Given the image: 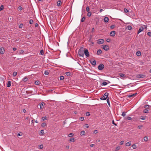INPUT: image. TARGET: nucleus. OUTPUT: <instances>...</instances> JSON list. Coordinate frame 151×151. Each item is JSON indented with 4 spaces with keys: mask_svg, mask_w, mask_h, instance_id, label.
<instances>
[{
    "mask_svg": "<svg viewBox=\"0 0 151 151\" xmlns=\"http://www.w3.org/2000/svg\"><path fill=\"white\" fill-rule=\"evenodd\" d=\"M64 76H61L60 77V79L61 80H63L64 79Z\"/></svg>",
    "mask_w": 151,
    "mask_h": 151,
    "instance_id": "obj_48",
    "label": "nucleus"
},
{
    "mask_svg": "<svg viewBox=\"0 0 151 151\" xmlns=\"http://www.w3.org/2000/svg\"><path fill=\"white\" fill-rule=\"evenodd\" d=\"M84 53L85 54L86 56L87 57H89L90 55H89V52L88 51V50L86 48H84Z\"/></svg>",
    "mask_w": 151,
    "mask_h": 151,
    "instance_id": "obj_4",
    "label": "nucleus"
},
{
    "mask_svg": "<svg viewBox=\"0 0 151 151\" xmlns=\"http://www.w3.org/2000/svg\"><path fill=\"white\" fill-rule=\"evenodd\" d=\"M45 104V103L42 102L41 104H40V109H42L44 107L43 104Z\"/></svg>",
    "mask_w": 151,
    "mask_h": 151,
    "instance_id": "obj_13",
    "label": "nucleus"
},
{
    "mask_svg": "<svg viewBox=\"0 0 151 151\" xmlns=\"http://www.w3.org/2000/svg\"><path fill=\"white\" fill-rule=\"evenodd\" d=\"M132 28V27L129 25L127 27V29L129 30H130Z\"/></svg>",
    "mask_w": 151,
    "mask_h": 151,
    "instance_id": "obj_23",
    "label": "nucleus"
},
{
    "mask_svg": "<svg viewBox=\"0 0 151 151\" xmlns=\"http://www.w3.org/2000/svg\"><path fill=\"white\" fill-rule=\"evenodd\" d=\"M23 24H20L19 26V28H21L23 26Z\"/></svg>",
    "mask_w": 151,
    "mask_h": 151,
    "instance_id": "obj_53",
    "label": "nucleus"
},
{
    "mask_svg": "<svg viewBox=\"0 0 151 151\" xmlns=\"http://www.w3.org/2000/svg\"><path fill=\"white\" fill-rule=\"evenodd\" d=\"M144 140L145 142H147L148 140V139L147 137H145L144 138Z\"/></svg>",
    "mask_w": 151,
    "mask_h": 151,
    "instance_id": "obj_26",
    "label": "nucleus"
},
{
    "mask_svg": "<svg viewBox=\"0 0 151 151\" xmlns=\"http://www.w3.org/2000/svg\"><path fill=\"white\" fill-rule=\"evenodd\" d=\"M102 53V51L101 50H99L97 52V54L98 55H100Z\"/></svg>",
    "mask_w": 151,
    "mask_h": 151,
    "instance_id": "obj_17",
    "label": "nucleus"
},
{
    "mask_svg": "<svg viewBox=\"0 0 151 151\" xmlns=\"http://www.w3.org/2000/svg\"><path fill=\"white\" fill-rule=\"evenodd\" d=\"M47 117H46V116L45 117H43L42 118V119L43 121H44L45 120L47 119Z\"/></svg>",
    "mask_w": 151,
    "mask_h": 151,
    "instance_id": "obj_52",
    "label": "nucleus"
},
{
    "mask_svg": "<svg viewBox=\"0 0 151 151\" xmlns=\"http://www.w3.org/2000/svg\"><path fill=\"white\" fill-rule=\"evenodd\" d=\"M147 35L148 36H151V32H148L147 33Z\"/></svg>",
    "mask_w": 151,
    "mask_h": 151,
    "instance_id": "obj_47",
    "label": "nucleus"
},
{
    "mask_svg": "<svg viewBox=\"0 0 151 151\" xmlns=\"http://www.w3.org/2000/svg\"><path fill=\"white\" fill-rule=\"evenodd\" d=\"M46 123H44V122L42 123L41 124V126L42 127H45V126H46Z\"/></svg>",
    "mask_w": 151,
    "mask_h": 151,
    "instance_id": "obj_33",
    "label": "nucleus"
},
{
    "mask_svg": "<svg viewBox=\"0 0 151 151\" xmlns=\"http://www.w3.org/2000/svg\"><path fill=\"white\" fill-rule=\"evenodd\" d=\"M144 27L143 26H142L139 28V30H138V34H139L141 32L143 31L145 29L147 28V27L146 26L144 25Z\"/></svg>",
    "mask_w": 151,
    "mask_h": 151,
    "instance_id": "obj_3",
    "label": "nucleus"
},
{
    "mask_svg": "<svg viewBox=\"0 0 151 151\" xmlns=\"http://www.w3.org/2000/svg\"><path fill=\"white\" fill-rule=\"evenodd\" d=\"M132 147L133 148V149H135L137 148L136 145H135V144H133L132 146Z\"/></svg>",
    "mask_w": 151,
    "mask_h": 151,
    "instance_id": "obj_24",
    "label": "nucleus"
},
{
    "mask_svg": "<svg viewBox=\"0 0 151 151\" xmlns=\"http://www.w3.org/2000/svg\"><path fill=\"white\" fill-rule=\"evenodd\" d=\"M86 132L84 131H81L80 133V134L81 136L84 135L85 134Z\"/></svg>",
    "mask_w": 151,
    "mask_h": 151,
    "instance_id": "obj_20",
    "label": "nucleus"
},
{
    "mask_svg": "<svg viewBox=\"0 0 151 151\" xmlns=\"http://www.w3.org/2000/svg\"><path fill=\"white\" fill-rule=\"evenodd\" d=\"M86 19V18L85 17H83L81 19V22H83L84 21L85 19Z\"/></svg>",
    "mask_w": 151,
    "mask_h": 151,
    "instance_id": "obj_29",
    "label": "nucleus"
},
{
    "mask_svg": "<svg viewBox=\"0 0 151 151\" xmlns=\"http://www.w3.org/2000/svg\"><path fill=\"white\" fill-rule=\"evenodd\" d=\"M114 25H111L110 27V28L112 29H113L114 28Z\"/></svg>",
    "mask_w": 151,
    "mask_h": 151,
    "instance_id": "obj_58",
    "label": "nucleus"
},
{
    "mask_svg": "<svg viewBox=\"0 0 151 151\" xmlns=\"http://www.w3.org/2000/svg\"><path fill=\"white\" fill-rule=\"evenodd\" d=\"M85 126L86 128H88L89 127L88 125L87 124H85Z\"/></svg>",
    "mask_w": 151,
    "mask_h": 151,
    "instance_id": "obj_61",
    "label": "nucleus"
},
{
    "mask_svg": "<svg viewBox=\"0 0 151 151\" xmlns=\"http://www.w3.org/2000/svg\"><path fill=\"white\" fill-rule=\"evenodd\" d=\"M80 119L81 121H83L84 120V118L83 117H81L80 118Z\"/></svg>",
    "mask_w": 151,
    "mask_h": 151,
    "instance_id": "obj_50",
    "label": "nucleus"
},
{
    "mask_svg": "<svg viewBox=\"0 0 151 151\" xmlns=\"http://www.w3.org/2000/svg\"><path fill=\"white\" fill-rule=\"evenodd\" d=\"M146 119V117L145 116H141L140 118V119L142 120H145Z\"/></svg>",
    "mask_w": 151,
    "mask_h": 151,
    "instance_id": "obj_44",
    "label": "nucleus"
},
{
    "mask_svg": "<svg viewBox=\"0 0 151 151\" xmlns=\"http://www.w3.org/2000/svg\"><path fill=\"white\" fill-rule=\"evenodd\" d=\"M65 74L67 75V76H69L70 74V72H67L65 73Z\"/></svg>",
    "mask_w": 151,
    "mask_h": 151,
    "instance_id": "obj_35",
    "label": "nucleus"
},
{
    "mask_svg": "<svg viewBox=\"0 0 151 151\" xmlns=\"http://www.w3.org/2000/svg\"><path fill=\"white\" fill-rule=\"evenodd\" d=\"M95 31V29L94 28H92V30H91V32H93Z\"/></svg>",
    "mask_w": 151,
    "mask_h": 151,
    "instance_id": "obj_60",
    "label": "nucleus"
},
{
    "mask_svg": "<svg viewBox=\"0 0 151 151\" xmlns=\"http://www.w3.org/2000/svg\"><path fill=\"white\" fill-rule=\"evenodd\" d=\"M109 96V93L107 92H106L104 95L100 98V99L101 100H106L108 97Z\"/></svg>",
    "mask_w": 151,
    "mask_h": 151,
    "instance_id": "obj_2",
    "label": "nucleus"
},
{
    "mask_svg": "<svg viewBox=\"0 0 151 151\" xmlns=\"http://www.w3.org/2000/svg\"><path fill=\"white\" fill-rule=\"evenodd\" d=\"M109 20V19L107 17H106L104 19V20L105 22H107Z\"/></svg>",
    "mask_w": 151,
    "mask_h": 151,
    "instance_id": "obj_14",
    "label": "nucleus"
},
{
    "mask_svg": "<svg viewBox=\"0 0 151 151\" xmlns=\"http://www.w3.org/2000/svg\"><path fill=\"white\" fill-rule=\"evenodd\" d=\"M148 110L146 109H145L144 110V112L145 113H147L148 112Z\"/></svg>",
    "mask_w": 151,
    "mask_h": 151,
    "instance_id": "obj_54",
    "label": "nucleus"
},
{
    "mask_svg": "<svg viewBox=\"0 0 151 151\" xmlns=\"http://www.w3.org/2000/svg\"><path fill=\"white\" fill-rule=\"evenodd\" d=\"M149 107V106L148 105H146L145 106V108L146 109H148Z\"/></svg>",
    "mask_w": 151,
    "mask_h": 151,
    "instance_id": "obj_38",
    "label": "nucleus"
},
{
    "mask_svg": "<svg viewBox=\"0 0 151 151\" xmlns=\"http://www.w3.org/2000/svg\"><path fill=\"white\" fill-rule=\"evenodd\" d=\"M119 75L122 77L125 78L126 77L125 75L122 73H120L119 74Z\"/></svg>",
    "mask_w": 151,
    "mask_h": 151,
    "instance_id": "obj_16",
    "label": "nucleus"
},
{
    "mask_svg": "<svg viewBox=\"0 0 151 151\" xmlns=\"http://www.w3.org/2000/svg\"><path fill=\"white\" fill-rule=\"evenodd\" d=\"M136 54L137 56H139L141 55V53L140 51H138L136 52Z\"/></svg>",
    "mask_w": 151,
    "mask_h": 151,
    "instance_id": "obj_21",
    "label": "nucleus"
},
{
    "mask_svg": "<svg viewBox=\"0 0 151 151\" xmlns=\"http://www.w3.org/2000/svg\"><path fill=\"white\" fill-rule=\"evenodd\" d=\"M62 4V2L60 1H59L57 3V5L58 6H60Z\"/></svg>",
    "mask_w": 151,
    "mask_h": 151,
    "instance_id": "obj_18",
    "label": "nucleus"
},
{
    "mask_svg": "<svg viewBox=\"0 0 151 151\" xmlns=\"http://www.w3.org/2000/svg\"><path fill=\"white\" fill-rule=\"evenodd\" d=\"M115 31H112L110 33V35L111 36L114 37L115 35Z\"/></svg>",
    "mask_w": 151,
    "mask_h": 151,
    "instance_id": "obj_9",
    "label": "nucleus"
},
{
    "mask_svg": "<svg viewBox=\"0 0 151 151\" xmlns=\"http://www.w3.org/2000/svg\"><path fill=\"white\" fill-rule=\"evenodd\" d=\"M39 83L40 82L39 81H37L35 82V83L37 85H38L39 84Z\"/></svg>",
    "mask_w": 151,
    "mask_h": 151,
    "instance_id": "obj_40",
    "label": "nucleus"
},
{
    "mask_svg": "<svg viewBox=\"0 0 151 151\" xmlns=\"http://www.w3.org/2000/svg\"><path fill=\"white\" fill-rule=\"evenodd\" d=\"M90 115V114L89 112H87L86 113V116H89Z\"/></svg>",
    "mask_w": 151,
    "mask_h": 151,
    "instance_id": "obj_51",
    "label": "nucleus"
},
{
    "mask_svg": "<svg viewBox=\"0 0 151 151\" xmlns=\"http://www.w3.org/2000/svg\"><path fill=\"white\" fill-rule=\"evenodd\" d=\"M74 134H73L72 133H70V134H69L68 135V137H72L73 136Z\"/></svg>",
    "mask_w": 151,
    "mask_h": 151,
    "instance_id": "obj_27",
    "label": "nucleus"
},
{
    "mask_svg": "<svg viewBox=\"0 0 151 151\" xmlns=\"http://www.w3.org/2000/svg\"><path fill=\"white\" fill-rule=\"evenodd\" d=\"M91 14V13L90 12H88L87 15L89 17H90Z\"/></svg>",
    "mask_w": 151,
    "mask_h": 151,
    "instance_id": "obj_32",
    "label": "nucleus"
},
{
    "mask_svg": "<svg viewBox=\"0 0 151 151\" xmlns=\"http://www.w3.org/2000/svg\"><path fill=\"white\" fill-rule=\"evenodd\" d=\"M90 9L89 7L88 6L86 8V10L87 12H89V11Z\"/></svg>",
    "mask_w": 151,
    "mask_h": 151,
    "instance_id": "obj_45",
    "label": "nucleus"
},
{
    "mask_svg": "<svg viewBox=\"0 0 151 151\" xmlns=\"http://www.w3.org/2000/svg\"><path fill=\"white\" fill-rule=\"evenodd\" d=\"M43 147V146L42 145H39V148L40 149H42Z\"/></svg>",
    "mask_w": 151,
    "mask_h": 151,
    "instance_id": "obj_36",
    "label": "nucleus"
},
{
    "mask_svg": "<svg viewBox=\"0 0 151 151\" xmlns=\"http://www.w3.org/2000/svg\"><path fill=\"white\" fill-rule=\"evenodd\" d=\"M142 127V126H139L138 127V128L139 129H140Z\"/></svg>",
    "mask_w": 151,
    "mask_h": 151,
    "instance_id": "obj_62",
    "label": "nucleus"
},
{
    "mask_svg": "<svg viewBox=\"0 0 151 151\" xmlns=\"http://www.w3.org/2000/svg\"><path fill=\"white\" fill-rule=\"evenodd\" d=\"M17 74V73L16 72H14L13 73V75L14 76H16Z\"/></svg>",
    "mask_w": 151,
    "mask_h": 151,
    "instance_id": "obj_34",
    "label": "nucleus"
},
{
    "mask_svg": "<svg viewBox=\"0 0 151 151\" xmlns=\"http://www.w3.org/2000/svg\"><path fill=\"white\" fill-rule=\"evenodd\" d=\"M40 53L41 55H43L44 54V51L43 50H41L40 51Z\"/></svg>",
    "mask_w": 151,
    "mask_h": 151,
    "instance_id": "obj_43",
    "label": "nucleus"
},
{
    "mask_svg": "<svg viewBox=\"0 0 151 151\" xmlns=\"http://www.w3.org/2000/svg\"><path fill=\"white\" fill-rule=\"evenodd\" d=\"M19 8L20 10H22V8L21 6H19Z\"/></svg>",
    "mask_w": 151,
    "mask_h": 151,
    "instance_id": "obj_63",
    "label": "nucleus"
},
{
    "mask_svg": "<svg viewBox=\"0 0 151 151\" xmlns=\"http://www.w3.org/2000/svg\"><path fill=\"white\" fill-rule=\"evenodd\" d=\"M124 143V141H122L120 142V145H123Z\"/></svg>",
    "mask_w": 151,
    "mask_h": 151,
    "instance_id": "obj_57",
    "label": "nucleus"
},
{
    "mask_svg": "<svg viewBox=\"0 0 151 151\" xmlns=\"http://www.w3.org/2000/svg\"><path fill=\"white\" fill-rule=\"evenodd\" d=\"M44 74L46 75H47L49 74V73L47 71H45L44 73Z\"/></svg>",
    "mask_w": 151,
    "mask_h": 151,
    "instance_id": "obj_49",
    "label": "nucleus"
},
{
    "mask_svg": "<svg viewBox=\"0 0 151 151\" xmlns=\"http://www.w3.org/2000/svg\"><path fill=\"white\" fill-rule=\"evenodd\" d=\"M40 133L42 134H44L43 130H41L40 131Z\"/></svg>",
    "mask_w": 151,
    "mask_h": 151,
    "instance_id": "obj_56",
    "label": "nucleus"
},
{
    "mask_svg": "<svg viewBox=\"0 0 151 151\" xmlns=\"http://www.w3.org/2000/svg\"><path fill=\"white\" fill-rule=\"evenodd\" d=\"M5 50L3 47L0 48V53L1 54H3L4 53Z\"/></svg>",
    "mask_w": 151,
    "mask_h": 151,
    "instance_id": "obj_7",
    "label": "nucleus"
},
{
    "mask_svg": "<svg viewBox=\"0 0 151 151\" xmlns=\"http://www.w3.org/2000/svg\"><path fill=\"white\" fill-rule=\"evenodd\" d=\"M12 83L10 81H8L7 83V87H10Z\"/></svg>",
    "mask_w": 151,
    "mask_h": 151,
    "instance_id": "obj_19",
    "label": "nucleus"
},
{
    "mask_svg": "<svg viewBox=\"0 0 151 151\" xmlns=\"http://www.w3.org/2000/svg\"><path fill=\"white\" fill-rule=\"evenodd\" d=\"M76 139L74 138H71L70 139L69 141L70 142H74L76 141Z\"/></svg>",
    "mask_w": 151,
    "mask_h": 151,
    "instance_id": "obj_15",
    "label": "nucleus"
},
{
    "mask_svg": "<svg viewBox=\"0 0 151 151\" xmlns=\"http://www.w3.org/2000/svg\"><path fill=\"white\" fill-rule=\"evenodd\" d=\"M126 115L125 113L124 112H123L122 114V116H125Z\"/></svg>",
    "mask_w": 151,
    "mask_h": 151,
    "instance_id": "obj_55",
    "label": "nucleus"
},
{
    "mask_svg": "<svg viewBox=\"0 0 151 151\" xmlns=\"http://www.w3.org/2000/svg\"><path fill=\"white\" fill-rule=\"evenodd\" d=\"M29 22L30 24H32L33 20L32 19H31L29 20Z\"/></svg>",
    "mask_w": 151,
    "mask_h": 151,
    "instance_id": "obj_42",
    "label": "nucleus"
},
{
    "mask_svg": "<svg viewBox=\"0 0 151 151\" xmlns=\"http://www.w3.org/2000/svg\"><path fill=\"white\" fill-rule=\"evenodd\" d=\"M91 63L93 65H95L96 64V61L95 60H91L90 61Z\"/></svg>",
    "mask_w": 151,
    "mask_h": 151,
    "instance_id": "obj_8",
    "label": "nucleus"
},
{
    "mask_svg": "<svg viewBox=\"0 0 151 151\" xmlns=\"http://www.w3.org/2000/svg\"><path fill=\"white\" fill-rule=\"evenodd\" d=\"M104 67V65L103 64H101L98 66V68L99 70H101L103 69Z\"/></svg>",
    "mask_w": 151,
    "mask_h": 151,
    "instance_id": "obj_5",
    "label": "nucleus"
},
{
    "mask_svg": "<svg viewBox=\"0 0 151 151\" xmlns=\"http://www.w3.org/2000/svg\"><path fill=\"white\" fill-rule=\"evenodd\" d=\"M24 52V50H19V54H22Z\"/></svg>",
    "mask_w": 151,
    "mask_h": 151,
    "instance_id": "obj_30",
    "label": "nucleus"
},
{
    "mask_svg": "<svg viewBox=\"0 0 151 151\" xmlns=\"http://www.w3.org/2000/svg\"><path fill=\"white\" fill-rule=\"evenodd\" d=\"M4 8L3 5H1L0 7V11L2 10Z\"/></svg>",
    "mask_w": 151,
    "mask_h": 151,
    "instance_id": "obj_31",
    "label": "nucleus"
},
{
    "mask_svg": "<svg viewBox=\"0 0 151 151\" xmlns=\"http://www.w3.org/2000/svg\"><path fill=\"white\" fill-rule=\"evenodd\" d=\"M103 48L104 49V50L107 51V50H108L109 49V47L108 46L105 45H104L103 46Z\"/></svg>",
    "mask_w": 151,
    "mask_h": 151,
    "instance_id": "obj_10",
    "label": "nucleus"
},
{
    "mask_svg": "<svg viewBox=\"0 0 151 151\" xmlns=\"http://www.w3.org/2000/svg\"><path fill=\"white\" fill-rule=\"evenodd\" d=\"M84 51V48L83 47H81L78 52V54L80 56L83 57Z\"/></svg>",
    "mask_w": 151,
    "mask_h": 151,
    "instance_id": "obj_1",
    "label": "nucleus"
},
{
    "mask_svg": "<svg viewBox=\"0 0 151 151\" xmlns=\"http://www.w3.org/2000/svg\"><path fill=\"white\" fill-rule=\"evenodd\" d=\"M127 119L128 120H132V118L130 117H127Z\"/></svg>",
    "mask_w": 151,
    "mask_h": 151,
    "instance_id": "obj_46",
    "label": "nucleus"
},
{
    "mask_svg": "<svg viewBox=\"0 0 151 151\" xmlns=\"http://www.w3.org/2000/svg\"><path fill=\"white\" fill-rule=\"evenodd\" d=\"M107 102L108 104L109 105V106H110V102H109V98L107 99Z\"/></svg>",
    "mask_w": 151,
    "mask_h": 151,
    "instance_id": "obj_39",
    "label": "nucleus"
},
{
    "mask_svg": "<svg viewBox=\"0 0 151 151\" xmlns=\"http://www.w3.org/2000/svg\"><path fill=\"white\" fill-rule=\"evenodd\" d=\"M120 147L119 146H118L116 147L115 151H118L120 149Z\"/></svg>",
    "mask_w": 151,
    "mask_h": 151,
    "instance_id": "obj_28",
    "label": "nucleus"
},
{
    "mask_svg": "<svg viewBox=\"0 0 151 151\" xmlns=\"http://www.w3.org/2000/svg\"><path fill=\"white\" fill-rule=\"evenodd\" d=\"M124 11L125 13H127L129 12L128 10L126 8H124Z\"/></svg>",
    "mask_w": 151,
    "mask_h": 151,
    "instance_id": "obj_37",
    "label": "nucleus"
},
{
    "mask_svg": "<svg viewBox=\"0 0 151 151\" xmlns=\"http://www.w3.org/2000/svg\"><path fill=\"white\" fill-rule=\"evenodd\" d=\"M107 84V83L106 82H105V81L103 82L102 83V84L104 86L106 85Z\"/></svg>",
    "mask_w": 151,
    "mask_h": 151,
    "instance_id": "obj_41",
    "label": "nucleus"
},
{
    "mask_svg": "<svg viewBox=\"0 0 151 151\" xmlns=\"http://www.w3.org/2000/svg\"><path fill=\"white\" fill-rule=\"evenodd\" d=\"M98 133V131L97 130H95L94 131V133L96 134Z\"/></svg>",
    "mask_w": 151,
    "mask_h": 151,
    "instance_id": "obj_59",
    "label": "nucleus"
},
{
    "mask_svg": "<svg viewBox=\"0 0 151 151\" xmlns=\"http://www.w3.org/2000/svg\"><path fill=\"white\" fill-rule=\"evenodd\" d=\"M131 145V144L130 141L128 142L126 144V145L127 146H129L130 145Z\"/></svg>",
    "mask_w": 151,
    "mask_h": 151,
    "instance_id": "obj_22",
    "label": "nucleus"
},
{
    "mask_svg": "<svg viewBox=\"0 0 151 151\" xmlns=\"http://www.w3.org/2000/svg\"><path fill=\"white\" fill-rule=\"evenodd\" d=\"M104 40L102 39H99L97 40V43L98 44H103L104 42Z\"/></svg>",
    "mask_w": 151,
    "mask_h": 151,
    "instance_id": "obj_6",
    "label": "nucleus"
},
{
    "mask_svg": "<svg viewBox=\"0 0 151 151\" xmlns=\"http://www.w3.org/2000/svg\"><path fill=\"white\" fill-rule=\"evenodd\" d=\"M28 80V79L27 78L25 77L23 79L22 81H24V82H26V81H27Z\"/></svg>",
    "mask_w": 151,
    "mask_h": 151,
    "instance_id": "obj_25",
    "label": "nucleus"
},
{
    "mask_svg": "<svg viewBox=\"0 0 151 151\" xmlns=\"http://www.w3.org/2000/svg\"><path fill=\"white\" fill-rule=\"evenodd\" d=\"M145 76L144 75L140 74L138 75L137 76V78H143L145 77Z\"/></svg>",
    "mask_w": 151,
    "mask_h": 151,
    "instance_id": "obj_11",
    "label": "nucleus"
},
{
    "mask_svg": "<svg viewBox=\"0 0 151 151\" xmlns=\"http://www.w3.org/2000/svg\"><path fill=\"white\" fill-rule=\"evenodd\" d=\"M110 40L109 39H107V40H106V41L108 42H110Z\"/></svg>",
    "mask_w": 151,
    "mask_h": 151,
    "instance_id": "obj_64",
    "label": "nucleus"
},
{
    "mask_svg": "<svg viewBox=\"0 0 151 151\" xmlns=\"http://www.w3.org/2000/svg\"><path fill=\"white\" fill-rule=\"evenodd\" d=\"M137 94V93H134L133 94L129 95L128 96V97L129 98H130L132 97H134V96H136Z\"/></svg>",
    "mask_w": 151,
    "mask_h": 151,
    "instance_id": "obj_12",
    "label": "nucleus"
}]
</instances>
